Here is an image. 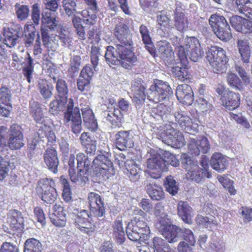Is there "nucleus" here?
I'll list each match as a JSON object with an SVG mask.
<instances>
[{"label": "nucleus", "mask_w": 252, "mask_h": 252, "mask_svg": "<svg viewBox=\"0 0 252 252\" xmlns=\"http://www.w3.org/2000/svg\"><path fill=\"white\" fill-rule=\"evenodd\" d=\"M206 59L214 72L221 73L227 69L228 59L223 49L218 46L212 47L207 52Z\"/></svg>", "instance_id": "obj_9"}, {"label": "nucleus", "mask_w": 252, "mask_h": 252, "mask_svg": "<svg viewBox=\"0 0 252 252\" xmlns=\"http://www.w3.org/2000/svg\"><path fill=\"white\" fill-rule=\"evenodd\" d=\"M71 17H72V22L73 25L76 30L79 38L81 39H85L84 27L82 24L81 18L75 16V15Z\"/></svg>", "instance_id": "obj_56"}, {"label": "nucleus", "mask_w": 252, "mask_h": 252, "mask_svg": "<svg viewBox=\"0 0 252 252\" xmlns=\"http://www.w3.org/2000/svg\"><path fill=\"white\" fill-rule=\"evenodd\" d=\"M81 144L85 148L87 154L94 155L96 149L97 141L89 132H83L79 138Z\"/></svg>", "instance_id": "obj_29"}, {"label": "nucleus", "mask_w": 252, "mask_h": 252, "mask_svg": "<svg viewBox=\"0 0 252 252\" xmlns=\"http://www.w3.org/2000/svg\"><path fill=\"white\" fill-rule=\"evenodd\" d=\"M66 108L64 113V124L69 127L74 134L78 135L82 128L80 109L77 107H74L73 101L71 98H69Z\"/></svg>", "instance_id": "obj_8"}, {"label": "nucleus", "mask_w": 252, "mask_h": 252, "mask_svg": "<svg viewBox=\"0 0 252 252\" xmlns=\"http://www.w3.org/2000/svg\"><path fill=\"white\" fill-rule=\"evenodd\" d=\"M237 47L243 62L245 63H249L251 56V50L248 40L239 39L237 42Z\"/></svg>", "instance_id": "obj_39"}, {"label": "nucleus", "mask_w": 252, "mask_h": 252, "mask_svg": "<svg viewBox=\"0 0 252 252\" xmlns=\"http://www.w3.org/2000/svg\"><path fill=\"white\" fill-rule=\"evenodd\" d=\"M75 169L73 168L69 169L68 173L71 181L77 184H85L88 181L89 173L85 174L84 170L82 168L78 169L77 174L76 173Z\"/></svg>", "instance_id": "obj_36"}, {"label": "nucleus", "mask_w": 252, "mask_h": 252, "mask_svg": "<svg viewBox=\"0 0 252 252\" xmlns=\"http://www.w3.org/2000/svg\"><path fill=\"white\" fill-rule=\"evenodd\" d=\"M147 171L151 178L158 179L162 172L167 170L165 160L159 154L153 155L147 159Z\"/></svg>", "instance_id": "obj_15"}, {"label": "nucleus", "mask_w": 252, "mask_h": 252, "mask_svg": "<svg viewBox=\"0 0 252 252\" xmlns=\"http://www.w3.org/2000/svg\"><path fill=\"white\" fill-rule=\"evenodd\" d=\"M209 22L214 33L221 40L227 41L231 39L230 26L223 16L213 14L210 17Z\"/></svg>", "instance_id": "obj_11"}, {"label": "nucleus", "mask_w": 252, "mask_h": 252, "mask_svg": "<svg viewBox=\"0 0 252 252\" xmlns=\"http://www.w3.org/2000/svg\"><path fill=\"white\" fill-rule=\"evenodd\" d=\"M227 82L232 89L242 91L244 89L243 83L239 77L235 73H228L227 75Z\"/></svg>", "instance_id": "obj_47"}, {"label": "nucleus", "mask_w": 252, "mask_h": 252, "mask_svg": "<svg viewBox=\"0 0 252 252\" xmlns=\"http://www.w3.org/2000/svg\"><path fill=\"white\" fill-rule=\"evenodd\" d=\"M192 208L187 202L180 201L178 204L177 213L179 217L186 223L191 224L193 216Z\"/></svg>", "instance_id": "obj_28"}, {"label": "nucleus", "mask_w": 252, "mask_h": 252, "mask_svg": "<svg viewBox=\"0 0 252 252\" xmlns=\"http://www.w3.org/2000/svg\"><path fill=\"white\" fill-rule=\"evenodd\" d=\"M147 94L148 99L157 103L169 99L173 91L167 82L156 80L147 90Z\"/></svg>", "instance_id": "obj_10"}, {"label": "nucleus", "mask_w": 252, "mask_h": 252, "mask_svg": "<svg viewBox=\"0 0 252 252\" xmlns=\"http://www.w3.org/2000/svg\"><path fill=\"white\" fill-rule=\"evenodd\" d=\"M228 163L226 158L219 153L214 154L210 160L212 167L218 172L224 171L226 168Z\"/></svg>", "instance_id": "obj_33"}, {"label": "nucleus", "mask_w": 252, "mask_h": 252, "mask_svg": "<svg viewBox=\"0 0 252 252\" xmlns=\"http://www.w3.org/2000/svg\"><path fill=\"white\" fill-rule=\"evenodd\" d=\"M139 30L143 43L145 44V46L147 47L148 51L152 54L154 50L152 47L153 45L151 44L152 40L150 36L149 31L148 30L147 26L143 24L140 25Z\"/></svg>", "instance_id": "obj_46"}, {"label": "nucleus", "mask_w": 252, "mask_h": 252, "mask_svg": "<svg viewBox=\"0 0 252 252\" xmlns=\"http://www.w3.org/2000/svg\"><path fill=\"white\" fill-rule=\"evenodd\" d=\"M113 33L119 43L115 47L108 46L106 47L104 55L106 62L110 66L121 65L128 69L137 60L133 52L132 34L128 26L123 23L116 25Z\"/></svg>", "instance_id": "obj_1"}, {"label": "nucleus", "mask_w": 252, "mask_h": 252, "mask_svg": "<svg viewBox=\"0 0 252 252\" xmlns=\"http://www.w3.org/2000/svg\"><path fill=\"white\" fill-rule=\"evenodd\" d=\"M42 250V244L38 240L32 238L26 241L24 252H41Z\"/></svg>", "instance_id": "obj_45"}, {"label": "nucleus", "mask_w": 252, "mask_h": 252, "mask_svg": "<svg viewBox=\"0 0 252 252\" xmlns=\"http://www.w3.org/2000/svg\"><path fill=\"white\" fill-rule=\"evenodd\" d=\"M35 37V29L33 24H27L24 27L23 41L25 46L31 47Z\"/></svg>", "instance_id": "obj_37"}, {"label": "nucleus", "mask_w": 252, "mask_h": 252, "mask_svg": "<svg viewBox=\"0 0 252 252\" xmlns=\"http://www.w3.org/2000/svg\"><path fill=\"white\" fill-rule=\"evenodd\" d=\"M7 144L12 150H19L24 145L23 134L21 127L18 125H13L10 126Z\"/></svg>", "instance_id": "obj_19"}, {"label": "nucleus", "mask_w": 252, "mask_h": 252, "mask_svg": "<svg viewBox=\"0 0 252 252\" xmlns=\"http://www.w3.org/2000/svg\"><path fill=\"white\" fill-rule=\"evenodd\" d=\"M195 221L196 223L199 225L210 228L212 225H215L217 223L216 221L200 215H197Z\"/></svg>", "instance_id": "obj_63"}, {"label": "nucleus", "mask_w": 252, "mask_h": 252, "mask_svg": "<svg viewBox=\"0 0 252 252\" xmlns=\"http://www.w3.org/2000/svg\"><path fill=\"white\" fill-rule=\"evenodd\" d=\"M171 108L162 103L157 105V107L152 108L150 112V116L157 121L173 120L171 118Z\"/></svg>", "instance_id": "obj_26"}, {"label": "nucleus", "mask_w": 252, "mask_h": 252, "mask_svg": "<svg viewBox=\"0 0 252 252\" xmlns=\"http://www.w3.org/2000/svg\"><path fill=\"white\" fill-rule=\"evenodd\" d=\"M66 214L64 210L55 215H49L51 221L56 226L63 227L66 223Z\"/></svg>", "instance_id": "obj_49"}, {"label": "nucleus", "mask_w": 252, "mask_h": 252, "mask_svg": "<svg viewBox=\"0 0 252 252\" xmlns=\"http://www.w3.org/2000/svg\"><path fill=\"white\" fill-rule=\"evenodd\" d=\"M196 107L203 113H210L212 105L203 96H199L195 102Z\"/></svg>", "instance_id": "obj_55"}, {"label": "nucleus", "mask_w": 252, "mask_h": 252, "mask_svg": "<svg viewBox=\"0 0 252 252\" xmlns=\"http://www.w3.org/2000/svg\"><path fill=\"white\" fill-rule=\"evenodd\" d=\"M36 190L41 195V200L46 204H52L57 198L56 189L49 184L47 179H42L38 181Z\"/></svg>", "instance_id": "obj_16"}, {"label": "nucleus", "mask_w": 252, "mask_h": 252, "mask_svg": "<svg viewBox=\"0 0 252 252\" xmlns=\"http://www.w3.org/2000/svg\"><path fill=\"white\" fill-rule=\"evenodd\" d=\"M147 192L153 200H159L164 198V192L161 186L157 184L146 181L145 187Z\"/></svg>", "instance_id": "obj_34"}, {"label": "nucleus", "mask_w": 252, "mask_h": 252, "mask_svg": "<svg viewBox=\"0 0 252 252\" xmlns=\"http://www.w3.org/2000/svg\"><path fill=\"white\" fill-rule=\"evenodd\" d=\"M67 102H63L61 99L54 100L50 104L49 112L53 115H56L59 112L63 111L65 108V104Z\"/></svg>", "instance_id": "obj_61"}, {"label": "nucleus", "mask_w": 252, "mask_h": 252, "mask_svg": "<svg viewBox=\"0 0 252 252\" xmlns=\"http://www.w3.org/2000/svg\"><path fill=\"white\" fill-rule=\"evenodd\" d=\"M104 117L112 126H115L117 122H120L123 118V114L118 108L114 107L113 111H108L104 113Z\"/></svg>", "instance_id": "obj_48"}, {"label": "nucleus", "mask_w": 252, "mask_h": 252, "mask_svg": "<svg viewBox=\"0 0 252 252\" xmlns=\"http://www.w3.org/2000/svg\"><path fill=\"white\" fill-rule=\"evenodd\" d=\"M113 235L116 238L117 243L123 244L125 240V234L121 220H115L113 225Z\"/></svg>", "instance_id": "obj_43"}, {"label": "nucleus", "mask_w": 252, "mask_h": 252, "mask_svg": "<svg viewBox=\"0 0 252 252\" xmlns=\"http://www.w3.org/2000/svg\"><path fill=\"white\" fill-rule=\"evenodd\" d=\"M126 233L132 241H140L147 243L150 238V230L143 217H135L127 224Z\"/></svg>", "instance_id": "obj_6"}, {"label": "nucleus", "mask_w": 252, "mask_h": 252, "mask_svg": "<svg viewBox=\"0 0 252 252\" xmlns=\"http://www.w3.org/2000/svg\"><path fill=\"white\" fill-rule=\"evenodd\" d=\"M175 31V29L174 30H171L168 32H163L161 29H158L157 32L162 37L169 38L173 45L176 47L175 49L177 52V55L179 60L181 61V63L183 65H185L188 63V60H187V54L185 52V48L180 44V38L177 35L174 34Z\"/></svg>", "instance_id": "obj_18"}, {"label": "nucleus", "mask_w": 252, "mask_h": 252, "mask_svg": "<svg viewBox=\"0 0 252 252\" xmlns=\"http://www.w3.org/2000/svg\"><path fill=\"white\" fill-rule=\"evenodd\" d=\"M59 37L62 43V45L69 49L72 47V38L71 37L70 32L68 28L62 27L59 32Z\"/></svg>", "instance_id": "obj_41"}, {"label": "nucleus", "mask_w": 252, "mask_h": 252, "mask_svg": "<svg viewBox=\"0 0 252 252\" xmlns=\"http://www.w3.org/2000/svg\"><path fill=\"white\" fill-rule=\"evenodd\" d=\"M63 7L65 13L69 16H73L76 12V3L74 0H63Z\"/></svg>", "instance_id": "obj_59"}, {"label": "nucleus", "mask_w": 252, "mask_h": 252, "mask_svg": "<svg viewBox=\"0 0 252 252\" xmlns=\"http://www.w3.org/2000/svg\"><path fill=\"white\" fill-rule=\"evenodd\" d=\"M91 167L99 182L106 181L115 174L113 163L107 153L97 155L93 160Z\"/></svg>", "instance_id": "obj_7"}, {"label": "nucleus", "mask_w": 252, "mask_h": 252, "mask_svg": "<svg viewBox=\"0 0 252 252\" xmlns=\"http://www.w3.org/2000/svg\"><path fill=\"white\" fill-rule=\"evenodd\" d=\"M61 184L63 186V190L62 193L63 198L66 202H69L72 198L71 191L70 185L67 180L62 176L60 179Z\"/></svg>", "instance_id": "obj_57"}, {"label": "nucleus", "mask_w": 252, "mask_h": 252, "mask_svg": "<svg viewBox=\"0 0 252 252\" xmlns=\"http://www.w3.org/2000/svg\"><path fill=\"white\" fill-rule=\"evenodd\" d=\"M97 11L94 12L92 11L91 12L87 10L82 11V15L84 23L88 25L94 24L96 18V13Z\"/></svg>", "instance_id": "obj_62"}, {"label": "nucleus", "mask_w": 252, "mask_h": 252, "mask_svg": "<svg viewBox=\"0 0 252 252\" xmlns=\"http://www.w3.org/2000/svg\"><path fill=\"white\" fill-rule=\"evenodd\" d=\"M175 30L181 32H184L189 29V22L185 16L174 18Z\"/></svg>", "instance_id": "obj_51"}, {"label": "nucleus", "mask_w": 252, "mask_h": 252, "mask_svg": "<svg viewBox=\"0 0 252 252\" xmlns=\"http://www.w3.org/2000/svg\"><path fill=\"white\" fill-rule=\"evenodd\" d=\"M161 137L164 143L176 149L183 147L185 142L182 133L176 130L170 122L165 125Z\"/></svg>", "instance_id": "obj_13"}, {"label": "nucleus", "mask_w": 252, "mask_h": 252, "mask_svg": "<svg viewBox=\"0 0 252 252\" xmlns=\"http://www.w3.org/2000/svg\"><path fill=\"white\" fill-rule=\"evenodd\" d=\"M221 99L226 108L228 110H234L240 105L239 94L232 91H228L225 96Z\"/></svg>", "instance_id": "obj_32"}, {"label": "nucleus", "mask_w": 252, "mask_h": 252, "mask_svg": "<svg viewBox=\"0 0 252 252\" xmlns=\"http://www.w3.org/2000/svg\"><path fill=\"white\" fill-rule=\"evenodd\" d=\"M182 166L188 173L187 178L197 183H200L206 178H210L211 174L208 171L198 166L197 161L192 159L189 157H187L182 162Z\"/></svg>", "instance_id": "obj_12"}, {"label": "nucleus", "mask_w": 252, "mask_h": 252, "mask_svg": "<svg viewBox=\"0 0 252 252\" xmlns=\"http://www.w3.org/2000/svg\"><path fill=\"white\" fill-rule=\"evenodd\" d=\"M56 84V95L61 101L68 103L69 90L67 83L62 79H58Z\"/></svg>", "instance_id": "obj_35"}, {"label": "nucleus", "mask_w": 252, "mask_h": 252, "mask_svg": "<svg viewBox=\"0 0 252 252\" xmlns=\"http://www.w3.org/2000/svg\"><path fill=\"white\" fill-rule=\"evenodd\" d=\"M158 52L159 57L164 61L171 62L174 57V52L169 44L162 42L159 44Z\"/></svg>", "instance_id": "obj_42"}, {"label": "nucleus", "mask_w": 252, "mask_h": 252, "mask_svg": "<svg viewBox=\"0 0 252 252\" xmlns=\"http://www.w3.org/2000/svg\"><path fill=\"white\" fill-rule=\"evenodd\" d=\"M38 89L40 94L44 99H48L51 97L53 90L52 85L49 84L46 81H42L38 83Z\"/></svg>", "instance_id": "obj_50"}, {"label": "nucleus", "mask_w": 252, "mask_h": 252, "mask_svg": "<svg viewBox=\"0 0 252 252\" xmlns=\"http://www.w3.org/2000/svg\"><path fill=\"white\" fill-rule=\"evenodd\" d=\"M171 118L175 120L176 123L169 121L171 125L174 127L178 124L180 127L186 133L191 134L192 132L196 131L198 126L196 124L193 125L191 119L187 115V112L181 109H177L172 112Z\"/></svg>", "instance_id": "obj_14"}, {"label": "nucleus", "mask_w": 252, "mask_h": 252, "mask_svg": "<svg viewBox=\"0 0 252 252\" xmlns=\"http://www.w3.org/2000/svg\"><path fill=\"white\" fill-rule=\"evenodd\" d=\"M32 20L35 25H38L41 19L40 18V10L38 4H34L32 7L31 13Z\"/></svg>", "instance_id": "obj_64"}, {"label": "nucleus", "mask_w": 252, "mask_h": 252, "mask_svg": "<svg viewBox=\"0 0 252 252\" xmlns=\"http://www.w3.org/2000/svg\"><path fill=\"white\" fill-rule=\"evenodd\" d=\"M180 61H181L180 60ZM180 63L181 66L177 65L172 68V73L179 80L182 81H188L190 78V74L186 68L188 63L185 65H183L181 62Z\"/></svg>", "instance_id": "obj_38"}, {"label": "nucleus", "mask_w": 252, "mask_h": 252, "mask_svg": "<svg viewBox=\"0 0 252 252\" xmlns=\"http://www.w3.org/2000/svg\"><path fill=\"white\" fill-rule=\"evenodd\" d=\"M185 43L187 58L189 57L194 62H198L203 54L199 40L195 37H187Z\"/></svg>", "instance_id": "obj_17"}, {"label": "nucleus", "mask_w": 252, "mask_h": 252, "mask_svg": "<svg viewBox=\"0 0 252 252\" xmlns=\"http://www.w3.org/2000/svg\"><path fill=\"white\" fill-rule=\"evenodd\" d=\"M156 228L163 236L166 241L170 244L177 243L182 238L188 242L190 246H194L196 240L192 231L188 228L170 224L167 221L165 216L156 224Z\"/></svg>", "instance_id": "obj_3"}, {"label": "nucleus", "mask_w": 252, "mask_h": 252, "mask_svg": "<svg viewBox=\"0 0 252 252\" xmlns=\"http://www.w3.org/2000/svg\"><path fill=\"white\" fill-rule=\"evenodd\" d=\"M190 139L188 149L191 155L198 156L200 152L206 154L210 151L211 146L207 137H199L198 141L192 137H190Z\"/></svg>", "instance_id": "obj_20"}, {"label": "nucleus", "mask_w": 252, "mask_h": 252, "mask_svg": "<svg viewBox=\"0 0 252 252\" xmlns=\"http://www.w3.org/2000/svg\"><path fill=\"white\" fill-rule=\"evenodd\" d=\"M176 95L178 100L182 104L190 105L193 101V93L190 86L183 84L178 86Z\"/></svg>", "instance_id": "obj_24"}, {"label": "nucleus", "mask_w": 252, "mask_h": 252, "mask_svg": "<svg viewBox=\"0 0 252 252\" xmlns=\"http://www.w3.org/2000/svg\"><path fill=\"white\" fill-rule=\"evenodd\" d=\"M78 169L82 168L84 170L85 174H89V169L91 167V159L84 153H79L76 156Z\"/></svg>", "instance_id": "obj_44"}, {"label": "nucleus", "mask_w": 252, "mask_h": 252, "mask_svg": "<svg viewBox=\"0 0 252 252\" xmlns=\"http://www.w3.org/2000/svg\"><path fill=\"white\" fill-rule=\"evenodd\" d=\"M30 113L36 124H42V123H45V120L48 119L43 114L41 104L34 100L30 102Z\"/></svg>", "instance_id": "obj_31"}, {"label": "nucleus", "mask_w": 252, "mask_h": 252, "mask_svg": "<svg viewBox=\"0 0 252 252\" xmlns=\"http://www.w3.org/2000/svg\"><path fill=\"white\" fill-rule=\"evenodd\" d=\"M8 222L13 230L21 231L24 228V220L22 213L16 210H11L8 214Z\"/></svg>", "instance_id": "obj_27"}, {"label": "nucleus", "mask_w": 252, "mask_h": 252, "mask_svg": "<svg viewBox=\"0 0 252 252\" xmlns=\"http://www.w3.org/2000/svg\"><path fill=\"white\" fill-rule=\"evenodd\" d=\"M44 163L46 167L54 173L58 171V167L59 160L57 152L53 147H48L43 154Z\"/></svg>", "instance_id": "obj_23"}, {"label": "nucleus", "mask_w": 252, "mask_h": 252, "mask_svg": "<svg viewBox=\"0 0 252 252\" xmlns=\"http://www.w3.org/2000/svg\"><path fill=\"white\" fill-rule=\"evenodd\" d=\"M41 22L40 31L43 45L46 47H51L52 43L56 44L58 42L56 36L52 33L58 24L55 13L48 9H43Z\"/></svg>", "instance_id": "obj_4"}, {"label": "nucleus", "mask_w": 252, "mask_h": 252, "mask_svg": "<svg viewBox=\"0 0 252 252\" xmlns=\"http://www.w3.org/2000/svg\"><path fill=\"white\" fill-rule=\"evenodd\" d=\"M164 185L166 190L171 194L175 195L178 190L179 188L176 181L171 176L166 178Z\"/></svg>", "instance_id": "obj_58"}, {"label": "nucleus", "mask_w": 252, "mask_h": 252, "mask_svg": "<svg viewBox=\"0 0 252 252\" xmlns=\"http://www.w3.org/2000/svg\"><path fill=\"white\" fill-rule=\"evenodd\" d=\"M141 160L142 157L140 155L136 157L133 156L130 157V159H126V156L122 153L117 154L115 156L116 163L133 182H136L140 178L142 172L140 167Z\"/></svg>", "instance_id": "obj_5"}, {"label": "nucleus", "mask_w": 252, "mask_h": 252, "mask_svg": "<svg viewBox=\"0 0 252 252\" xmlns=\"http://www.w3.org/2000/svg\"><path fill=\"white\" fill-rule=\"evenodd\" d=\"M146 87L141 79H135L131 83V90L133 101L137 105L144 103L147 94L145 92Z\"/></svg>", "instance_id": "obj_21"}, {"label": "nucleus", "mask_w": 252, "mask_h": 252, "mask_svg": "<svg viewBox=\"0 0 252 252\" xmlns=\"http://www.w3.org/2000/svg\"><path fill=\"white\" fill-rule=\"evenodd\" d=\"M232 27L239 32H242L247 19L238 15H234L229 19Z\"/></svg>", "instance_id": "obj_54"}, {"label": "nucleus", "mask_w": 252, "mask_h": 252, "mask_svg": "<svg viewBox=\"0 0 252 252\" xmlns=\"http://www.w3.org/2000/svg\"><path fill=\"white\" fill-rule=\"evenodd\" d=\"M14 7L17 18L20 21L27 19L29 16L30 12L28 6L17 3Z\"/></svg>", "instance_id": "obj_52"}, {"label": "nucleus", "mask_w": 252, "mask_h": 252, "mask_svg": "<svg viewBox=\"0 0 252 252\" xmlns=\"http://www.w3.org/2000/svg\"><path fill=\"white\" fill-rule=\"evenodd\" d=\"M9 160L8 158L0 156V181L3 180L8 175Z\"/></svg>", "instance_id": "obj_60"}, {"label": "nucleus", "mask_w": 252, "mask_h": 252, "mask_svg": "<svg viewBox=\"0 0 252 252\" xmlns=\"http://www.w3.org/2000/svg\"><path fill=\"white\" fill-rule=\"evenodd\" d=\"M11 98L10 91L7 87L0 88V112L2 116L7 117L11 106L9 105Z\"/></svg>", "instance_id": "obj_30"}, {"label": "nucleus", "mask_w": 252, "mask_h": 252, "mask_svg": "<svg viewBox=\"0 0 252 252\" xmlns=\"http://www.w3.org/2000/svg\"><path fill=\"white\" fill-rule=\"evenodd\" d=\"M22 28L19 25H16L14 27H11L4 30L3 36L4 37L3 44L6 45L7 47H14L17 43L19 38Z\"/></svg>", "instance_id": "obj_25"}, {"label": "nucleus", "mask_w": 252, "mask_h": 252, "mask_svg": "<svg viewBox=\"0 0 252 252\" xmlns=\"http://www.w3.org/2000/svg\"><path fill=\"white\" fill-rule=\"evenodd\" d=\"M115 144L118 149L124 151L127 148L132 147L134 142L129 131L121 130L115 135Z\"/></svg>", "instance_id": "obj_22"}, {"label": "nucleus", "mask_w": 252, "mask_h": 252, "mask_svg": "<svg viewBox=\"0 0 252 252\" xmlns=\"http://www.w3.org/2000/svg\"><path fill=\"white\" fill-rule=\"evenodd\" d=\"M88 200L90 213L84 209L78 211L74 219L75 225L82 233L91 236L95 230V227L89 218L92 216L98 218L102 217L106 211L103 199L98 194L90 192L88 195Z\"/></svg>", "instance_id": "obj_2"}, {"label": "nucleus", "mask_w": 252, "mask_h": 252, "mask_svg": "<svg viewBox=\"0 0 252 252\" xmlns=\"http://www.w3.org/2000/svg\"><path fill=\"white\" fill-rule=\"evenodd\" d=\"M209 249L213 252H224L225 244L223 241L216 234H212L210 237Z\"/></svg>", "instance_id": "obj_40"}, {"label": "nucleus", "mask_w": 252, "mask_h": 252, "mask_svg": "<svg viewBox=\"0 0 252 252\" xmlns=\"http://www.w3.org/2000/svg\"><path fill=\"white\" fill-rule=\"evenodd\" d=\"M157 22L163 29V32L174 30V27L170 22V18L166 15L160 14L157 16Z\"/></svg>", "instance_id": "obj_53"}]
</instances>
